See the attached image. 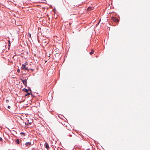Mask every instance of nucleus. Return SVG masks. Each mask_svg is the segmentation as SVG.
<instances>
[{
  "label": "nucleus",
  "mask_w": 150,
  "mask_h": 150,
  "mask_svg": "<svg viewBox=\"0 0 150 150\" xmlns=\"http://www.w3.org/2000/svg\"><path fill=\"white\" fill-rule=\"evenodd\" d=\"M34 144V143L32 144L30 142H28L25 143V147H29L30 145H33Z\"/></svg>",
  "instance_id": "1"
},
{
  "label": "nucleus",
  "mask_w": 150,
  "mask_h": 150,
  "mask_svg": "<svg viewBox=\"0 0 150 150\" xmlns=\"http://www.w3.org/2000/svg\"><path fill=\"white\" fill-rule=\"evenodd\" d=\"M21 68L23 69H24L25 70H28V71H29V70H28V68L27 67H26L25 65L24 64H23L22 65Z\"/></svg>",
  "instance_id": "2"
},
{
  "label": "nucleus",
  "mask_w": 150,
  "mask_h": 150,
  "mask_svg": "<svg viewBox=\"0 0 150 150\" xmlns=\"http://www.w3.org/2000/svg\"><path fill=\"white\" fill-rule=\"evenodd\" d=\"M112 19L113 21L116 22H117L119 21V20L117 18L115 17H112Z\"/></svg>",
  "instance_id": "3"
},
{
  "label": "nucleus",
  "mask_w": 150,
  "mask_h": 150,
  "mask_svg": "<svg viewBox=\"0 0 150 150\" xmlns=\"http://www.w3.org/2000/svg\"><path fill=\"white\" fill-rule=\"evenodd\" d=\"M21 81L25 86H27V80L26 79L24 80L21 79Z\"/></svg>",
  "instance_id": "4"
},
{
  "label": "nucleus",
  "mask_w": 150,
  "mask_h": 150,
  "mask_svg": "<svg viewBox=\"0 0 150 150\" xmlns=\"http://www.w3.org/2000/svg\"><path fill=\"white\" fill-rule=\"evenodd\" d=\"M45 148L49 150L50 149L49 146L47 142H46L45 144Z\"/></svg>",
  "instance_id": "5"
},
{
  "label": "nucleus",
  "mask_w": 150,
  "mask_h": 150,
  "mask_svg": "<svg viewBox=\"0 0 150 150\" xmlns=\"http://www.w3.org/2000/svg\"><path fill=\"white\" fill-rule=\"evenodd\" d=\"M30 93H29L28 92H27V93H26L25 95V96L29 95L30 94V93H31V92L32 91L30 89Z\"/></svg>",
  "instance_id": "6"
},
{
  "label": "nucleus",
  "mask_w": 150,
  "mask_h": 150,
  "mask_svg": "<svg viewBox=\"0 0 150 150\" xmlns=\"http://www.w3.org/2000/svg\"><path fill=\"white\" fill-rule=\"evenodd\" d=\"M23 91H24L25 92H28V89H26V88H24L23 89Z\"/></svg>",
  "instance_id": "7"
},
{
  "label": "nucleus",
  "mask_w": 150,
  "mask_h": 150,
  "mask_svg": "<svg viewBox=\"0 0 150 150\" xmlns=\"http://www.w3.org/2000/svg\"><path fill=\"white\" fill-rule=\"evenodd\" d=\"M87 10L88 11H90L92 10V8L91 7H88L87 8Z\"/></svg>",
  "instance_id": "8"
},
{
  "label": "nucleus",
  "mask_w": 150,
  "mask_h": 150,
  "mask_svg": "<svg viewBox=\"0 0 150 150\" xmlns=\"http://www.w3.org/2000/svg\"><path fill=\"white\" fill-rule=\"evenodd\" d=\"M94 53V51L93 50H92L90 52V54L91 55H92Z\"/></svg>",
  "instance_id": "9"
},
{
  "label": "nucleus",
  "mask_w": 150,
  "mask_h": 150,
  "mask_svg": "<svg viewBox=\"0 0 150 150\" xmlns=\"http://www.w3.org/2000/svg\"><path fill=\"white\" fill-rule=\"evenodd\" d=\"M16 142L18 144H19L20 143L19 140L18 139H17L16 141Z\"/></svg>",
  "instance_id": "10"
},
{
  "label": "nucleus",
  "mask_w": 150,
  "mask_h": 150,
  "mask_svg": "<svg viewBox=\"0 0 150 150\" xmlns=\"http://www.w3.org/2000/svg\"><path fill=\"white\" fill-rule=\"evenodd\" d=\"M8 46L9 47L11 45V43L10 40H8Z\"/></svg>",
  "instance_id": "11"
},
{
  "label": "nucleus",
  "mask_w": 150,
  "mask_h": 150,
  "mask_svg": "<svg viewBox=\"0 0 150 150\" xmlns=\"http://www.w3.org/2000/svg\"><path fill=\"white\" fill-rule=\"evenodd\" d=\"M17 72H18V73H20V70L18 69L17 70Z\"/></svg>",
  "instance_id": "12"
},
{
  "label": "nucleus",
  "mask_w": 150,
  "mask_h": 150,
  "mask_svg": "<svg viewBox=\"0 0 150 150\" xmlns=\"http://www.w3.org/2000/svg\"><path fill=\"white\" fill-rule=\"evenodd\" d=\"M21 134H23L24 136H25V134L23 132H21Z\"/></svg>",
  "instance_id": "13"
},
{
  "label": "nucleus",
  "mask_w": 150,
  "mask_h": 150,
  "mask_svg": "<svg viewBox=\"0 0 150 150\" xmlns=\"http://www.w3.org/2000/svg\"><path fill=\"white\" fill-rule=\"evenodd\" d=\"M28 36L30 37V38L31 37V35L30 33L28 34Z\"/></svg>",
  "instance_id": "14"
},
{
  "label": "nucleus",
  "mask_w": 150,
  "mask_h": 150,
  "mask_svg": "<svg viewBox=\"0 0 150 150\" xmlns=\"http://www.w3.org/2000/svg\"><path fill=\"white\" fill-rule=\"evenodd\" d=\"M2 138L0 137V141H2Z\"/></svg>",
  "instance_id": "15"
},
{
  "label": "nucleus",
  "mask_w": 150,
  "mask_h": 150,
  "mask_svg": "<svg viewBox=\"0 0 150 150\" xmlns=\"http://www.w3.org/2000/svg\"><path fill=\"white\" fill-rule=\"evenodd\" d=\"M8 108H9V109H10V106H8Z\"/></svg>",
  "instance_id": "16"
},
{
  "label": "nucleus",
  "mask_w": 150,
  "mask_h": 150,
  "mask_svg": "<svg viewBox=\"0 0 150 150\" xmlns=\"http://www.w3.org/2000/svg\"><path fill=\"white\" fill-rule=\"evenodd\" d=\"M25 125H28V123H25Z\"/></svg>",
  "instance_id": "17"
},
{
  "label": "nucleus",
  "mask_w": 150,
  "mask_h": 150,
  "mask_svg": "<svg viewBox=\"0 0 150 150\" xmlns=\"http://www.w3.org/2000/svg\"><path fill=\"white\" fill-rule=\"evenodd\" d=\"M30 69V70H32V71H33V69Z\"/></svg>",
  "instance_id": "18"
}]
</instances>
